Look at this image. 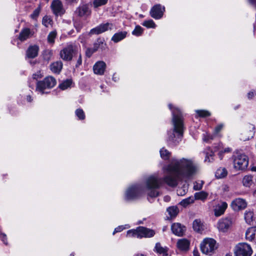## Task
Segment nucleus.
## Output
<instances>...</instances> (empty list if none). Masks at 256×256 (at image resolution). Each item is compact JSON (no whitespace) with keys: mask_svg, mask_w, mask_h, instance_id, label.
Masks as SVG:
<instances>
[{"mask_svg":"<svg viewBox=\"0 0 256 256\" xmlns=\"http://www.w3.org/2000/svg\"><path fill=\"white\" fill-rule=\"evenodd\" d=\"M72 81L70 79H67L62 82L58 86L59 88L62 90H66L71 88Z\"/></svg>","mask_w":256,"mask_h":256,"instance_id":"29","label":"nucleus"},{"mask_svg":"<svg viewBox=\"0 0 256 256\" xmlns=\"http://www.w3.org/2000/svg\"><path fill=\"white\" fill-rule=\"evenodd\" d=\"M194 198L192 196H190L188 198L182 200L180 202V204L184 207H186L190 204L194 203Z\"/></svg>","mask_w":256,"mask_h":256,"instance_id":"36","label":"nucleus"},{"mask_svg":"<svg viewBox=\"0 0 256 256\" xmlns=\"http://www.w3.org/2000/svg\"><path fill=\"white\" fill-rule=\"evenodd\" d=\"M251 170L252 172H256V166H252L251 167Z\"/></svg>","mask_w":256,"mask_h":256,"instance_id":"59","label":"nucleus"},{"mask_svg":"<svg viewBox=\"0 0 256 256\" xmlns=\"http://www.w3.org/2000/svg\"><path fill=\"white\" fill-rule=\"evenodd\" d=\"M134 256H145L143 254H136L135 255H134Z\"/></svg>","mask_w":256,"mask_h":256,"instance_id":"63","label":"nucleus"},{"mask_svg":"<svg viewBox=\"0 0 256 256\" xmlns=\"http://www.w3.org/2000/svg\"><path fill=\"white\" fill-rule=\"evenodd\" d=\"M185 227L182 226L179 223H174L172 225L171 229L172 232L178 236H181L183 234Z\"/></svg>","mask_w":256,"mask_h":256,"instance_id":"23","label":"nucleus"},{"mask_svg":"<svg viewBox=\"0 0 256 256\" xmlns=\"http://www.w3.org/2000/svg\"><path fill=\"white\" fill-rule=\"evenodd\" d=\"M224 124H218L214 129V134H218L224 128Z\"/></svg>","mask_w":256,"mask_h":256,"instance_id":"48","label":"nucleus"},{"mask_svg":"<svg viewBox=\"0 0 256 256\" xmlns=\"http://www.w3.org/2000/svg\"><path fill=\"white\" fill-rule=\"evenodd\" d=\"M78 0H66V1L68 2H70V3H72V2H76Z\"/></svg>","mask_w":256,"mask_h":256,"instance_id":"60","label":"nucleus"},{"mask_svg":"<svg viewBox=\"0 0 256 256\" xmlns=\"http://www.w3.org/2000/svg\"><path fill=\"white\" fill-rule=\"evenodd\" d=\"M164 10V7H162L160 4H156L151 8L150 15L154 18L159 20L162 17Z\"/></svg>","mask_w":256,"mask_h":256,"instance_id":"13","label":"nucleus"},{"mask_svg":"<svg viewBox=\"0 0 256 256\" xmlns=\"http://www.w3.org/2000/svg\"><path fill=\"white\" fill-rule=\"evenodd\" d=\"M162 184V178L156 176H151L147 178L146 181V186L136 184L130 186L126 191L125 199L126 200H134L140 198L144 192H146L148 196L156 197L158 192L156 190Z\"/></svg>","mask_w":256,"mask_h":256,"instance_id":"2","label":"nucleus"},{"mask_svg":"<svg viewBox=\"0 0 256 256\" xmlns=\"http://www.w3.org/2000/svg\"><path fill=\"white\" fill-rule=\"evenodd\" d=\"M106 46V44L102 40H98L96 42L94 46L92 47V49L94 51L96 52L98 48H101L102 50L104 49Z\"/></svg>","mask_w":256,"mask_h":256,"instance_id":"33","label":"nucleus"},{"mask_svg":"<svg viewBox=\"0 0 256 256\" xmlns=\"http://www.w3.org/2000/svg\"><path fill=\"white\" fill-rule=\"evenodd\" d=\"M167 212L170 217H175L179 212V210L176 206H172L168 207L167 208Z\"/></svg>","mask_w":256,"mask_h":256,"instance_id":"35","label":"nucleus"},{"mask_svg":"<svg viewBox=\"0 0 256 256\" xmlns=\"http://www.w3.org/2000/svg\"><path fill=\"white\" fill-rule=\"evenodd\" d=\"M196 112L198 116L202 118L208 117L211 115L210 112L206 110H196Z\"/></svg>","mask_w":256,"mask_h":256,"instance_id":"38","label":"nucleus"},{"mask_svg":"<svg viewBox=\"0 0 256 256\" xmlns=\"http://www.w3.org/2000/svg\"><path fill=\"white\" fill-rule=\"evenodd\" d=\"M143 32V28L140 26H136L134 30L132 32V34L134 36H140Z\"/></svg>","mask_w":256,"mask_h":256,"instance_id":"43","label":"nucleus"},{"mask_svg":"<svg viewBox=\"0 0 256 256\" xmlns=\"http://www.w3.org/2000/svg\"><path fill=\"white\" fill-rule=\"evenodd\" d=\"M254 95V92L251 91L248 94V99H252Z\"/></svg>","mask_w":256,"mask_h":256,"instance_id":"56","label":"nucleus"},{"mask_svg":"<svg viewBox=\"0 0 256 256\" xmlns=\"http://www.w3.org/2000/svg\"><path fill=\"white\" fill-rule=\"evenodd\" d=\"M194 256H200V253L198 252V250L195 249L193 251Z\"/></svg>","mask_w":256,"mask_h":256,"instance_id":"57","label":"nucleus"},{"mask_svg":"<svg viewBox=\"0 0 256 256\" xmlns=\"http://www.w3.org/2000/svg\"><path fill=\"white\" fill-rule=\"evenodd\" d=\"M248 164V158L244 154H238L234 160V168L237 170H244L247 168Z\"/></svg>","mask_w":256,"mask_h":256,"instance_id":"9","label":"nucleus"},{"mask_svg":"<svg viewBox=\"0 0 256 256\" xmlns=\"http://www.w3.org/2000/svg\"><path fill=\"white\" fill-rule=\"evenodd\" d=\"M94 52H96L94 51V50L92 49V48H88L86 50V55L88 57H90L92 54H94Z\"/></svg>","mask_w":256,"mask_h":256,"instance_id":"51","label":"nucleus"},{"mask_svg":"<svg viewBox=\"0 0 256 256\" xmlns=\"http://www.w3.org/2000/svg\"><path fill=\"white\" fill-rule=\"evenodd\" d=\"M142 24L147 28H155L156 27V24L152 20H145L142 22Z\"/></svg>","mask_w":256,"mask_h":256,"instance_id":"42","label":"nucleus"},{"mask_svg":"<svg viewBox=\"0 0 256 256\" xmlns=\"http://www.w3.org/2000/svg\"><path fill=\"white\" fill-rule=\"evenodd\" d=\"M170 200V197L169 196H166L164 197V200L166 202H168Z\"/></svg>","mask_w":256,"mask_h":256,"instance_id":"58","label":"nucleus"},{"mask_svg":"<svg viewBox=\"0 0 256 256\" xmlns=\"http://www.w3.org/2000/svg\"><path fill=\"white\" fill-rule=\"evenodd\" d=\"M56 84V80L52 76L45 78L44 80L38 82L36 84V90L42 94H44V90L54 88Z\"/></svg>","mask_w":256,"mask_h":256,"instance_id":"7","label":"nucleus"},{"mask_svg":"<svg viewBox=\"0 0 256 256\" xmlns=\"http://www.w3.org/2000/svg\"><path fill=\"white\" fill-rule=\"evenodd\" d=\"M50 7L54 14L56 16L62 15L64 12L62 2L60 0H53Z\"/></svg>","mask_w":256,"mask_h":256,"instance_id":"15","label":"nucleus"},{"mask_svg":"<svg viewBox=\"0 0 256 256\" xmlns=\"http://www.w3.org/2000/svg\"><path fill=\"white\" fill-rule=\"evenodd\" d=\"M222 144H218L214 148V151L216 152L217 150L219 151L218 154L220 156V158L222 159V155L224 152H230L232 151V148H225L224 150H222Z\"/></svg>","mask_w":256,"mask_h":256,"instance_id":"28","label":"nucleus"},{"mask_svg":"<svg viewBox=\"0 0 256 256\" xmlns=\"http://www.w3.org/2000/svg\"><path fill=\"white\" fill-rule=\"evenodd\" d=\"M190 242L186 238L180 239L176 242L177 248L182 251H186L189 249Z\"/></svg>","mask_w":256,"mask_h":256,"instance_id":"22","label":"nucleus"},{"mask_svg":"<svg viewBox=\"0 0 256 256\" xmlns=\"http://www.w3.org/2000/svg\"><path fill=\"white\" fill-rule=\"evenodd\" d=\"M34 32L28 28H23L20 33L18 38L22 41H24L32 37Z\"/></svg>","mask_w":256,"mask_h":256,"instance_id":"21","label":"nucleus"},{"mask_svg":"<svg viewBox=\"0 0 256 256\" xmlns=\"http://www.w3.org/2000/svg\"><path fill=\"white\" fill-rule=\"evenodd\" d=\"M76 13L80 17H87L90 16L91 10L86 4L80 6L76 10Z\"/></svg>","mask_w":256,"mask_h":256,"instance_id":"16","label":"nucleus"},{"mask_svg":"<svg viewBox=\"0 0 256 256\" xmlns=\"http://www.w3.org/2000/svg\"><path fill=\"white\" fill-rule=\"evenodd\" d=\"M160 154L162 158L167 160L169 158L170 154V152L164 148H162L160 150Z\"/></svg>","mask_w":256,"mask_h":256,"instance_id":"44","label":"nucleus"},{"mask_svg":"<svg viewBox=\"0 0 256 256\" xmlns=\"http://www.w3.org/2000/svg\"><path fill=\"white\" fill-rule=\"evenodd\" d=\"M76 115L80 120H83L85 118V114L83 110L81 108H78L76 110Z\"/></svg>","mask_w":256,"mask_h":256,"instance_id":"45","label":"nucleus"},{"mask_svg":"<svg viewBox=\"0 0 256 256\" xmlns=\"http://www.w3.org/2000/svg\"><path fill=\"white\" fill-rule=\"evenodd\" d=\"M204 182L203 180H198L194 182V190H200L203 186Z\"/></svg>","mask_w":256,"mask_h":256,"instance_id":"40","label":"nucleus"},{"mask_svg":"<svg viewBox=\"0 0 256 256\" xmlns=\"http://www.w3.org/2000/svg\"><path fill=\"white\" fill-rule=\"evenodd\" d=\"M42 77L40 72H38L36 74H34L32 76V78L34 79L37 80L38 78H40Z\"/></svg>","mask_w":256,"mask_h":256,"instance_id":"54","label":"nucleus"},{"mask_svg":"<svg viewBox=\"0 0 256 256\" xmlns=\"http://www.w3.org/2000/svg\"><path fill=\"white\" fill-rule=\"evenodd\" d=\"M216 248V241L212 238H206L200 244L202 252L206 255L212 256Z\"/></svg>","mask_w":256,"mask_h":256,"instance_id":"5","label":"nucleus"},{"mask_svg":"<svg viewBox=\"0 0 256 256\" xmlns=\"http://www.w3.org/2000/svg\"><path fill=\"white\" fill-rule=\"evenodd\" d=\"M106 68V64L103 61L97 62L93 66V71L96 74L103 75Z\"/></svg>","mask_w":256,"mask_h":256,"instance_id":"17","label":"nucleus"},{"mask_svg":"<svg viewBox=\"0 0 256 256\" xmlns=\"http://www.w3.org/2000/svg\"><path fill=\"white\" fill-rule=\"evenodd\" d=\"M78 40L81 42H84L86 40V35L84 34L80 35L78 38Z\"/></svg>","mask_w":256,"mask_h":256,"instance_id":"55","label":"nucleus"},{"mask_svg":"<svg viewBox=\"0 0 256 256\" xmlns=\"http://www.w3.org/2000/svg\"><path fill=\"white\" fill-rule=\"evenodd\" d=\"M228 204L226 202L218 201L213 206L214 215L216 217L223 215L228 208Z\"/></svg>","mask_w":256,"mask_h":256,"instance_id":"12","label":"nucleus"},{"mask_svg":"<svg viewBox=\"0 0 256 256\" xmlns=\"http://www.w3.org/2000/svg\"><path fill=\"white\" fill-rule=\"evenodd\" d=\"M245 238L250 242H256V226H252L247 229L245 234Z\"/></svg>","mask_w":256,"mask_h":256,"instance_id":"20","label":"nucleus"},{"mask_svg":"<svg viewBox=\"0 0 256 256\" xmlns=\"http://www.w3.org/2000/svg\"><path fill=\"white\" fill-rule=\"evenodd\" d=\"M108 0H94L93 6L94 8L104 6L107 4Z\"/></svg>","mask_w":256,"mask_h":256,"instance_id":"39","label":"nucleus"},{"mask_svg":"<svg viewBox=\"0 0 256 256\" xmlns=\"http://www.w3.org/2000/svg\"><path fill=\"white\" fill-rule=\"evenodd\" d=\"M26 99H27V100L29 102H30L32 100V99L30 96H27Z\"/></svg>","mask_w":256,"mask_h":256,"instance_id":"61","label":"nucleus"},{"mask_svg":"<svg viewBox=\"0 0 256 256\" xmlns=\"http://www.w3.org/2000/svg\"><path fill=\"white\" fill-rule=\"evenodd\" d=\"M39 46L38 45L30 46L26 51V57L28 58H34L38 56Z\"/></svg>","mask_w":256,"mask_h":256,"instance_id":"18","label":"nucleus"},{"mask_svg":"<svg viewBox=\"0 0 256 256\" xmlns=\"http://www.w3.org/2000/svg\"><path fill=\"white\" fill-rule=\"evenodd\" d=\"M228 174L225 168H220L216 172V176L218 178H222L225 177Z\"/></svg>","mask_w":256,"mask_h":256,"instance_id":"34","label":"nucleus"},{"mask_svg":"<svg viewBox=\"0 0 256 256\" xmlns=\"http://www.w3.org/2000/svg\"><path fill=\"white\" fill-rule=\"evenodd\" d=\"M193 228L195 231L201 232L204 230V226L200 220H196L193 222Z\"/></svg>","mask_w":256,"mask_h":256,"instance_id":"31","label":"nucleus"},{"mask_svg":"<svg viewBox=\"0 0 256 256\" xmlns=\"http://www.w3.org/2000/svg\"><path fill=\"white\" fill-rule=\"evenodd\" d=\"M124 227L122 226H118V227L116 228L114 232H113V234H114L116 233V232H120L121 231H122L124 229Z\"/></svg>","mask_w":256,"mask_h":256,"instance_id":"53","label":"nucleus"},{"mask_svg":"<svg viewBox=\"0 0 256 256\" xmlns=\"http://www.w3.org/2000/svg\"><path fill=\"white\" fill-rule=\"evenodd\" d=\"M164 172L168 174L164 180L169 186H176L178 181L184 178H190L198 173L199 166L192 159L182 158L176 160L163 168Z\"/></svg>","mask_w":256,"mask_h":256,"instance_id":"1","label":"nucleus"},{"mask_svg":"<svg viewBox=\"0 0 256 256\" xmlns=\"http://www.w3.org/2000/svg\"><path fill=\"white\" fill-rule=\"evenodd\" d=\"M244 220L248 224H251L254 220V214L253 211L247 210L244 212Z\"/></svg>","mask_w":256,"mask_h":256,"instance_id":"27","label":"nucleus"},{"mask_svg":"<svg viewBox=\"0 0 256 256\" xmlns=\"http://www.w3.org/2000/svg\"><path fill=\"white\" fill-rule=\"evenodd\" d=\"M254 126L253 124H248L245 126V130L246 131H248L249 132V136L247 138H246L244 140H249L250 138H252L254 132Z\"/></svg>","mask_w":256,"mask_h":256,"instance_id":"32","label":"nucleus"},{"mask_svg":"<svg viewBox=\"0 0 256 256\" xmlns=\"http://www.w3.org/2000/svg\"><path fill=\"white\" fill-rule=\"evenodd\" d=\"M78 47L75 44H70L60 52V56L64 60L70 61L73 56L78 54Z\"/></svg>","mask_w":256,"mask_h":256,"instance_id":"6","label":"nucleus"},{"mask_svg":"<svg viewBox=\"0 0 256 256\" xmlns=\"http://www.w3.org/2000/svg\"><path fill=\"white\" fill-rule=\"evenodd\" d=\"M76 28L77 31L78 32L80 31V30L82 28V26H76Z\"/></svg>","mask_w":256,"mask_h":256,"instance_id":"62","label":"nucleus"},{"mask_svg":"<svg viewBox=\"0 0 256 256\" xmlns=\"http://www.w3.org/2000/svg\"><path fill=\"white\" fill-rule=\"evenodd\" d=\"M242 184L244 186H250L253 184L252 176L251 175L245 176L242 178Z\"/></svg>","mask_w":256,"mask_h":256,"instance_id":"30","label":"nucleus"},{"mask_svg":"<svg viewBox=\"0 0 256 256\" xmlns=\"http://www.w3.org/2000/svg\"><path fill=\"white\" fill-rule=\"evenodd\" d=\"M168 108L171 110L172 115V124L174 130L168 132V140L170 144H177L182 136L184 124L182 114L180 110L172 104H168Z\"/></svg>","mask_w":256,"mask_h":256,"instance_id":"3","label":"nucleus"},{"mask_svg":"<svg viewBox=\"0 0 256 256\" xmlns=\"http://www.w3.org/2000/svg\"><path fill=\"white\" fill-rule=\"evenodd\" d=\"M233 224V218L230 217H226L220 220L218 222V228L222 232H226L232 226Z\"/></svg>","mask_w":256,"mask_h":256,"instance_id":"10","label":"nucleus"},{"mask_svg":"<svg viewBox=\"0 0 256 256\" xmlns=\"http://www.w3.org/2000/svg\"><path fill=\"white\" fill-rule=\"evenodd\" d=\"M214 153L213 152H212L211 154H206L205 159H204L205 162H206L208 163L212 162L214 160Z\"/></svg>","mask_w":256,"mask_h":256,"instance_id":"47","label":"nucleus"},{"mask_svg":"<svg viewBox=\"0 0 256 256\" xmlns=\"http://www.w3.org/2000/svg\"><path fill=\"white\" fill-rule=\"evenodd\" d=\"M52 19L50 16H46L43 18L42 24L46 27H48L49 26H51L52 25Z\"/></svg>","mask_w":256,"mask_h":256,"instance_id":"37","label":"nucleus"},{"mask_svg":"<svg viewBox=\"0 0 256 256\" xmlns=\"http://www.w3.org/2000/svg\"><path fill=\"white\" fill-rule=\"evenodd\" d=\"M234 253L235 256H251L252 250L249 244L240 242L235 246Z\"/></svg>","mask_w":256,"mask_h":256,"instance_id":"8","label":"nucleus"},{"mask_svg":"<svg viewBox=\"0 0 256 256\" xmlns=\"http://www.w3.org/2000/svg\"><path fill=\"white\" fill-rule=\"evenodd\" d=\"M214 134H212L208 132H205L202 135V140L204 142H208L214 139Z\"/></svg>","mask_w":256,"mask_h":256,"instance_id":"41","label":"nucleus"},{"mask_svg":"<svg viewBox=\"0 0 256 256\" xmlns=\"http://www.w3.org/2000/svg\"><path fill=\"white\" fill-rule=\"evenodd\" d=\"M156 234L154 230L144 226H138L136 229L130 230L127 232V237L137 238H152Z\"/></svg>","mask_w":256,"mask_h":256,"instance_id":"4","label":"nucleus"},{"mask_svg":"<svg viewBox=\"0 0 256 256\" xmlns=\"http://www.w3.org/2000/svg\"><path fill=\"white\" fill-rule=\"evenodd\" d=\"M63 66L62 62L58 60L52 63L50 66V70L54 74H59Z\"/></svg>","mask_w":256,"mask_h":256,"instance_id":"24","label":"nucleus"},{"mask_svg":"<svg viewBox=\"0 0 256 256\" xmlns=\"http://www.w3.org/2000/svg\"><path fill=\"white\" fill-rule=\"evenodd\" d=\"M247 206V202L242 198H237L234 199L231 204V207L234 211H239L244 209Z\"/></svg>","mask_w":256,"mask_h":256,"instance_id":"14","label":"nucleus"},{"mask_svg":"<svg viewBox=\"0 0 256 256\" xmlns=\"http://www.w3.org/2000/svg\"><path fill=\"white\" fill-rule=\"evenodd\" d=\"M208 194L204 191H201L194 194V200H201L204 201L208 198Z\"/></svg>","mask_w":256,"mask_h":256,"instance_id":"26","label":"nucleus"},{"mask_svg":"<svg viewBox=\"0 0 256 256\" xmlns=\"http://www.w3.org/2000/svg\"><path fill=\"white\" fill-rule=\"evenodd\" d=\"M112 28L113 24L112 23L107 22L106 24H102L96 27L92 28L90 30L89 34L90 35L99 34L108 30H112Z\"/></svg>","mask_w":256,"mask_h":256,"instance_id":"11","label":"nucleus"},{"mask_svg":"<svg viewBox=\"0 0 256 256\" xmlns=\"http://www.w3.org/2000/svg\"><path fill=\"white\" fill-rule=\"evenodd\" d=\"M180 190H178V195H182V193L180 192Z\"/></svg>","mask_w":256,"mask_h":256,"instance_id":"64","label":"nucleus"},{"mask_svg":"<svg viewBox=\"0 0 256 256\" xmlns=\"http://www.w3.org/2000/svg\"><path fill=\"white\" fill-rule=\"evenodd\" d=\"M40 7H38V8H36L32 12V14H31L30 15V17L34 19V18H36V17L38 16L40 14Z\"/></svg>","mask_w":256,"mask_h":256,"instance_id":"49","label":"nucleus"},{"mask_svg":"<svg viewBox=\"0 0 256 256\" xmlns=\"http://www.w3.org/2000/svg\"><path fill=\"white\" fill-rule=\"evenodd\" d=\"M0 239L5 244H7L6 236L4 234H0Z\"/></svg>","mask_w":256,"mask_h":256,"instance_id":"52","label":"nucleus"},{"mask_svg":"<svg viewBox=\"0 0 256 256\" xmlns=\"http://www.w3.org/2000/svg\"><path fill=\"white\" fill-rule=\"evenodd\" d=\"M169 248L166 246H162L160 242H156L154 251L160 256H168Z\"/></svg>","mask_w":256,"mask_h":256,"instance_id":"19","label":"nucleus"},{"mask_svg":"<svg viewBox=\"0 0 256 256\" xmlns=\"http://www.w3.org/2000/svg\"><path fill=\"white\" fill-rule=\"evenodd\" d=\"M128 32L126 31L118 32L114 34L111 40L115 43H117L126 37Z\"/></svg>","mask_w":256,"mask_h":256,"instance_id":"25","label":"nucleus"},{"mask_svg":"<svg viewBox=\"0 0 256 256\" xmlns=\"http://www.w3.org/2000/svg\"><path fill=\"white\" fill-rule=\"evenodd\" d=\"M76 56H78V59L77 60V64H76V66H78L82 63L81 54L78 51V54H76Z\"/></svg>","mask_w":256,"mask_h":256,"instance_id":"50","label":"nucleus"},{"mask_svg":"<svg viewBox=\"0 0 256 256\" xmlns=\"http://www.w3.org/2000/svg\"><path fill=\"white\" fill-rule=\"evenodd\" d=\"M56 32H51L48 35V41L49 43L53 44L56 37Z\"/></svg>","mask_w":256,"mask_h":256,"instance_id":"46","label":"nucleus"}]
</instances>
